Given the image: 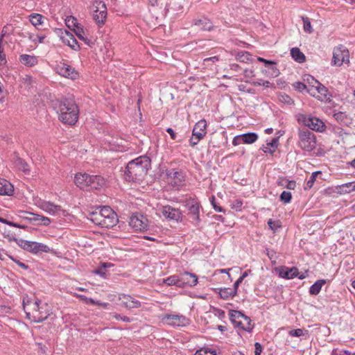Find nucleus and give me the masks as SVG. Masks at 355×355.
<instances>
[{
  "label": "nucleus",
  "mask_w": 355,
  "mask_h": 355,
  "mask_svg": "<svg viewBox=\"0 0 355 355\" xmlns=\"http://www.w3.org/2000/svg\"><path fill=\"white\" fill-rule=\"evenodd\" d=\"M151 168V160L146 155L129 162L124 171V178L128 182H142Z\"/></svg>",
  "instance_id": "obj_1"
},
{
  "label": "nucleus",
  "mask_w": 355,
  "mask_h": 355,
  "mask_svg": "<svg viewBox=\"0 0 355 355\" xmlns=\"http://www.w3.org/2000/svg\"><path fill=\"white\" fill-rule=\"evenodd\" d=\"M89 216L90 220L94 224L105 228L113 227L119 221L116 214L108 206L101 207L99 211L91 212Z\"/></svg>",
  "instance_id": "obj_2"
},
{
  "label": "nucleus",
  "mask_w": 355,
  "mask_h": 355,
  "mask_svg": "<svg viewBox=\"0 0 355 355\" xmlns=\"http://www.w3.org/2000/svg\"><path fill=\"white\" fill-rule=\"evenodd\" d=\"M79 109L71 99L64 98L59 103V120L63 123L74 125L78 119Z\"/></svg>",
  "instance_id": "obj_3"
},
{
  "label": "nucleus",
  "mask_w": 355,
  "mask_h": 355,
  "mask_svg": "<svg viewBox=\"0 0 355 355\" xmlns=\"http://www.w3.org/2000/svg\"><path fill=\"white\" fill-rule=\"evenodd\" d=\"M298 146L304 151L311 152L316 147V137L307 128L298 129Z\"/></svg>",
  "instance_id": "obj_4"
},
{
  "label": "nucleus",
  "mask_w": 355,
  "mask_h": 355,
  "mask_svg": "<svg viewBox=\"0 0 355 355\" xmlns=\"http://www.w3.org/2000/svg\"><path fill=\"white\" fill-rule=\"evenodd\" d=\"M230 320L234 326H241V319H243L244 322L246 323V329L245 331L252 332L254 324L252 323L251 319L245 315L243 312L236 310H230L229 312Z\"/></svg>",
  "instance_id": "obj_5"
},
{
  "label": "nucleus",
  "mask_w": 355,
  "mask_h": 355,
  "mask_svg": "<svg viewBox=\"0 0 355 355\" xmlns=\"http://www.w3.org/2000/svg\"><path fill=\"white\" fill-rule=\"evenodd\" d=\"M305 126L309 129L316 132H322L325 130L326 125L324 122L320 119L314 116H307L306 115L302 114L298 119Z\"/></svg>",
  "instance_id": "obj_6"
},
{
  "label": "nucleus",
  "mask_w": 355,
  "mask_h": 355,
  "mask_svg": "<svg viewBox=\"0 0 355 355\" xmlns=\"http://www.w3.org/2000/svg\"><path fill=\"white\" fill-rule=\"evenodd\" d=\"M148 219L139 213H134L130 218L129 224L136 231H145L148 229Z\"/></svg>",
  "instance_id": "obj_7"
},
{
  "label": "nucleus",
  "mask_w": 355,
  "mask_h": 355,
  "mask_svg": "<svg viewBox=\"0 0 355 355\" xmlns=\"http://www.w3.org/2000/svg\"><path fill=\"white\" fill-rule=\"evenodd\" d=\"M20 213L28 214L29 216H31V217H24V216H21V218L29 221L31 223L35 225H42L44 226H48L51 223V220L49 218L44 216L42 215L22 210L20 211Z\"/></svg>",
  "instance_id": "obj_8"
},
{
  "label": "nucleus",
  "mask_w": 355,
  "mask_h": 355,
  "mask_svg": "<svg viewBox=\"0 0 355 355\" xmlns=\"http://www.w3.org/2000/svg\"><path fill=\"white\" fill-rule=\"evenodd\" d=\"M200 203L194 198H189L184 201V207L187 208L188 213L194 220L200 221Z\"/></svg>",
  "instance_id": "obj_9"
},
{
  "label": "nucleus",
  "mask_w": 355,
  "mask_h": 355,
  "mask_svg": "<svg viewBox=\"0 0 355 355\" xmlns=\"http://www.w3.org/2000/svg\"><path fill=\"white\" fill-rule=\"evenodd\" d=\"M57 73L67 78L76 80L78 78V72L71 66L64 63L60 62L56 66Z\"/></svg>",
  "instance_id": "obj_10"
},
{
  "label": "nucleus",
  "mask_w": 355,
  "mask_h": 355,
  "mask_svg": "<svg viewBox=\"0 0 355 355\" xmlns=\"http://www.w3.org/2000/svg\"><path fill=\"white\" fill-rule=\"evenodd\" d=\"M344 62H349V51L341 47L335 49L333 53L332 64L336 66H341Z\"/></svg>",
  "instance_id": "obj_11"
},
{
  "label": "nucleus",
  "mask_w": 355,
  "mask_h": 355,
  "mask_svg": "<svg viewBox=\"0 0 355 355\" xmlns=\"http://www.w3.org/2000/svg\"><path fill=\"white\" fill-rule=\"evenodd\" d=\"M166 175L168 179H171V184L173 187L180 186L185 181V175L182 170L175 168L166 170Z\"/></svg>",
  "instance_id": "obj_12"
},
{
  "label": "nucleus",
  "mask_w": 355,
  "mask_h": 355,
  "mask_svg": "<svg viewBox=\"0 0 355 355\" xmlns=\"http://www.w3.org/2000/svg\"><path fill=\"white\" fill-rule=\"evenodd\" d=\"M163 320L171 326L184 327L189 324V319L182 315L166 314L164 316Z\"/></svg>",
  "instance_id": "obj_13"
},
{
  "label": "nucleus",
  "mask_w": 355,
  "mask_h": 355,
  "mask_svg": "<svg viewBox=\"0 0 355 355\" xmlns=\"http://www.w3.org/2000/svg\"><path fill=\"white\" fill-rule=\"evenodd\" d=\"M98 6L96 10L94 11L93 18L100 26L103 25L107 17V8L103 1L96 2Z\"/></svg>",
  "instance_id": "obj_14"
},
{
  "label": "nucleus",
  "mask_w": 355,
  "mask_h": 355,
  "mask_svg": "<svg viewBox=\"0 0 355 355\" xmlns=\"http://www.w3.org/2000/svg\"><path fill=\"white\" fill-rule=\"evenodd\" d=\"M60 39L64 44L70 46L74 51L80 50V45L71 33L67 30H60Z\"/></svg>",
  "instance_id": "obj_15"
},
{
  "label": "nucleus",
  "mask_w": 355,
  "mask_h": 355,
  "mask_svg": "<svg viewBox=\"0 0 355 355\" xmlns=\"http://www.w3.org/2000/svg\"><path fill=\"white\" fill-rule=\"evenodd\" d=\"M162 214L166 218L177 222L182 220V212L179 209L169 205L163 207Z\"/></svg>",
  "instance_id": "obj_16"
},
{
  "label": "nucleus",
  "mask_w": 355,
  "mask_h": 355,
  "mask_svg": "<svg viewBox=\"0 0 355 355\" xmlns=\"http://www.w3.org/2000/svg\"><path fill=\"white\" fill-rule=\"evenodd\" d=\"M179 277L181 288H184L186 286L192 287L198 284V277L194 273L184 272Z\"/></svg>",
  "instance_id": "obj_17"
},
{
  "label": "nucleus",
  "mask_w": 355,
  "mask_h": 355,
  "mask_svg": "<svg viewBox=\"0 0 355 355\" xmlns=\"http://www.w3.org/2000/svg\"><path fill=\"white\" fill-rule=\"evenodd\" d=\"M105 180L101 175H89L88 190H97L105 185Z\"/></svg>",
  "instance_id": "obj_18"
},
{
  "label": "nucleus",
  "mask_w": 355,
  "mask_h": 355,
  "mask_svg": "<svg viewBox=\"0 0 355 355\" xmlns=\"http://www.w3.org/2000/svg\"><path fill=\"white\" fill-rule=\"evenodd\" d=\"M40 208L52 215L58 214L60 216V213H62L63 216H65V211L62 209L60 206L55 205L50 202H42L40 205Z\"/></svg>",
  "instance_id": "obj_19"
},
{
  "label": "nucleus",
  "mask_w": 355,
  "mask_h": 355,
  "mask_svg": "<svg viewBox=\"0 0 355 355\" xmlns=\"http://www.w3.org/2000/svg\"><path fill=\"white\" fill-rule=\"evenodd\" d=\"M279 272V276L286 279H291L296 277L298 275V269L296 267L288 268L286 266H282L276 268Z\"/></svg>",
  "instance_id": "obj_20"
},
{
  "label": "nucleus",
  "mask_w": 355,
  "mask_h": 355,
  "mask_svg": "<svg viewBox=\"0 0 355 355\" xmlns=\"http://www.w3.org/2000/svg\"><path fill=\"white\" fill-rule=\"evenodd\" d=\"M192 26H199L200 29L204 31H211L214 27L211 21L205 17L200 19H193Z\"/></svg>",
  "instance_id": "obj_21"
},
{
  "label": "nucleus",
  "mask_w": 355,
  "mask_h": 355,
  "mask_svg": "<svg viewBox=\"0 0 355 355\" xmlns=\"http://www.w3.org/2000/svg\"><path fill=\"white\" fill-rule=\"evenodd\" d=\"M207 122L205 119H201L198 121L193 129V136H197L198 138L202 139L207 134Z\"/></svg>",
  "instance_id": "obj_22"
},
{
  "label": "nucleus",
  "mask_w": 355,
  "mask_h": 355,
  "mask_svg": "<svg viewBox=\"0 0 355 355\" xmlns=\"http://www.w3.org/2000/svg\"><path fill=\"white\" fill-rule=\"evenodd\" d=\"M14 241L16 243L24 250L35 254V248L33 244H36L35 241H29L23 239H19L15 237H12L10 239V241Z\"/></svg>",
  "instance_id": "obj_23"
},
{
  "label": "nucleus",
  "mask_w": 355,
  "mask_h": 355,
  "mask_svg": "<svg viewBox=\"0 0 355 355\" xmlns=\"http://www.w3.org/2000/svg\"><path fill=\"white\" fill-rule=\"evenodd\" d=\"M119 300H121L123 304L128 309L139 308L141 305L139 301L135 300L128 295H122V297H119Z\"/></svg>",
  "instance_id": "obj_24"
},
{
  "label": "nucleus",
  "mask_w": 355,
  "mask_h": 355,
  "mask_svg": "<svg viewBox=\"0 0 355 355\" xmlns=\"http://www.w3.org/2000/svg\"><path fill=\"white\" fill-rule=\"evenodd\" d=\"M13 192V185L6 179L0 178V195L12 196Z\"/></svg>",
  "instance_id": "obj_25"
},
{
  "label": "nucleus",
  "mask_w": 355,
  "mask_h": 355,
  "mask_svg": "<svg viewBox=\"0 0 355 355\" xmlns=\"http://www.w3.org/2000/svg\"><path fill=\"white\" fill-rule=\"evenodd\" d=\"M89 174L78 173L75 175L74 182L77 187L83 190H88Z\"/></svg>",
  "instance_id": "obj_26"
},
{
  "label": "nucleus",
  "mask_w": 355,
  "mask_h": 355,
  "mask_svg": "<svg viewBox=\"0 0 355 355\" xmlns=\"http://www.w3.org/2000/svg\"><path fill=\"white\" fill-rule=\"evenodd\" d=\"M19 62L27 67H33L38 62L37 58L35 55L22 54L19 56Z\"/></svg>",
  "instance_id": "obj_27"
},
{
  "label": "nucleus",
  "mask_w": 355,
  "mask_h": 355,
  "mask_svg": "<svg viewBox=\"0 0 355 355\" xmlns=\"http://www.w3.org/2000/svg\"><path fill=\"white\" fill-rule=\"evenodd\" d=\"M318 94H320L318 98L321 101H330L332 95L329 92L328 89L322 83H318Z\"/></svg>",
  "instance_id": "obj_28"
},
{
  "label": "nucleus",
  "mask_w": 355,
  "mask_h": 355,
  "mask_svg": "<svg viewBox=\"0 0 355 355\" xmlns=\"http://www.w3.org/2000/svg\"><path fill=\"white\" fill-rule=\"evenodd\" d=\"M73 30L78 39L83 41L87 46L92 47L94 45V41L85 37V32L81 26H76V28H73Z\"/></svg>",
  "instance_id": "obj_29"
},
{
  "label": "nucleus",
  "mask_w": 355,
  "mask_h": 355,
  "mask_svg": "<svg viewBox=\"0 0 355 355\" xmlns=\"http://www.w3.org/2000/svg\"><path fill=\"white\" fill-rule=\"evenodd\" d=\"M327 283L325 279H318L309 288V293L312 295H317L320 293L323 285Z\"/></svg>",
  "instance_id": "obj_30"
},
{
  "label": "nucleus",
  "mask_w": 355,
  "mask_h": 355,
  "mask_svg": "<svg viewBox=\"0 0 355 355\" xmlns=\"http://www.w3.org/2000/svg\"><path fill=\"white\" fill-rule=\"evenodd\" d=\"M292 58L299 63H303L306 61V56L297 47H294L291 50Z\"/></svg>",
  "instance_id": "obj_31"
},
{
  "label": "nucleus",
  "mask_w": 355,
  "mask_h": 355,
  "mask_svg": "<svg viewBox=\"0 0 355 355\" xmlns=\"http://www.w3.org/2000/svg\"><path fill=\"white\" fill-rule=\"evenodd\" d=\"M243 144H252L258 139V135L255 132H248L241 135Z\"/></svg>",
  "instance_id": "obj_32"
},
{
  "label": "nucleus",
  "mask_w": 355,
  "mask_h": 355,
  "mask_svg": "<svg viewBox=\"0 0 355 355\" xmlns=\"http://www.w3.org/2000/svg\"><path fill=\"white\" fill-rule=\"evenodd\" d=\"M215 290H218V294L223 300H227L230 297H233L236 295V294H234L233 290L230 288H216Z\"/></svg>",
  "instance_id": "obj_33"
},
{
  "label": "nucleus",
  "mask_w": 355,
  "mask_h": 355,
  "mask_svg": "<svg viewBox=\"0 0 355 355\" xmlns=\"http://www.w3.org/2000/svg\"><path fill=\"white\" fill-rule=\"evenodd\" d=\"M163 282L167 286H176L177 287L181 288L180 277L178 275L170 276L168 278L163 279Z\"/></svg>",
  "instance_id": "obj_34"
},
{
  "label": "nucleus",
  "mask_w": 355,
  "mask_h": 355,
  "mask_svg": "<svg viewBox=\"0 0 355 355\" xmlns=\"http://www.w3.org/2000/svg\"><path fill=\"white\" fill-rule=\"evenodd\" d=\"M15 164L19 170L22 171L25 173H29L30 170L28 168V165L23 159L17 157L15 161Z\"/></svg>",
  "instance_id": "obj_35"
},
{
  "label": "nucleus",
  "mask_w": 355,
  "mask_h": 355,
  "mask_svg": "<svg viewBox=\"0 0 355 355\" xmlns=\"http://www.w3.org/2000/svg\"><path fill=\"white\" fill-rule=\"evenodd\" d=\"M41 302L40 300H35V302H32V300L31 299H26V298H24L23 300V302H22V305H23V307H24V309H26V306L27 305H29V304H32L33 305V309L36 310V311H38L39 310V304ZM26 311V310H24ZM26 315L28 316L29 315V313L25 311Z\"/></svg>",
  "instance_id": "obj_36"
},
{
  "label": "nucleus",
  "mask_w": 355,
  "mask_h": 355,
  "mask_svg": "<svg viewBox=\"0 0 355 355\" xmlns=\"http://www.w3.org/2000/svg\"><path fill=\"white\" fill-rule=\"evenodd\" d=\"M30 21L31 23L34 26H37L38 25H40L43 23L42 19L43 16L40 14L37 13H32L30 16Z\"/></svg>",
  "instance_id": "obj_37"
},
{
  "label": "nucleus",
  "mask_w": 355,
  "mask_h": 355,
  "mask_svg": "<svg viewBox=\"0 0 355 355\" xmlns=\"http://www.w3.org/2000/svg\"><path fill=\"white\" fill-rule=\"evenodd\" d=\"M250 53L243 51H239L236 55V60L241 62H247L248 60H250Z\"/></svg>",
  "instance_id": "obj_38"
},
{
  "label": "nucleus",
  "mask_w": 355,
  "mask_h": 355,
  "mask_svg": "<svg viewBox=\"0 0 355 355\" xmlns=\"http://www.w3.org/2000/svg\"><path fill=\"white\" fill-rule=\"evenodd\" d=\"M278 99L280 102L287 105H292L294 103V101L286 93L279 92L278 94Z\"/></svg>",
  "instance_id": "obj_39"
},
{
  "label": "nucleus",
  "mask_w": 355,
  "mask_h": 355,
  "mask_svg": "<svg viewBox=\"0 0 355 355\" xmlns=\"http://www.w3.org/2000/svg\"><path fill=\"white\" fill-rule=\"evenodd\" d=\"M303 21V28L304 31L308 33H313V30L311 26L310 19L308 17H302Z\"/></svg>",
  "instance_id": "obj_40"
},
{
  "label": "nucleus",
  "mask_w": 355,
  "mask_h": 355,
  "mask_svg": "<svg viewBox=\"0 0 355 355\" xmlns=\"http://www.w3.org/2000/svg\"><path fill=\"white\" fill-rule=\"evenodd\" d=\"M334 116L338 122H339L342 124H345V125L347 124V114L345 112H336L334 114Z\"/></svg>",
  "instance_id": "obj_41"
},
{
  "label": "nucleus",
  "mask_w": 355,
  "mask_h": 355,
  "mask_svg": "<svg viewBox=\"0 0 355 355\" xmlns=\"http://www.w3.org/2000/svg\"><path fill=\"white\" fill-rule=\"evenodd\" d=\"M303 80L308 84L307 87H315V85H318V83H320L313 76L309 74L305 75L303 78Z\"/></svg>",
  "instance_id": "obj_42"
},
{
  "label": "nucleus",
  "mask_w": 355,
  "mask_h": 355,
  "mask_svg": "<svg viewBox=\"0 0 355 355\" xmlns=\"http://www.w3.org/2000/svg\"><path fill=\"white\" fill-rule=\"evenodd\" d=\"M35 245V254H37L40 252H50V248L41 243L36 242V244H33Z\"/></svg>",
  "instance_id": "obj_43"
},
{
  "label": "nucleus",
  "mask_w": 355,
  "mask_h": 355,
  "mask_svg": "<svg viewBox=\"0 0 355 355\" xmlns=\"http://www.w3.org/2000/svg\"><path fill=\"white\" fill-rule=\"evenodd\" d=\"M292 199V194L290 191H284L279 196V200L284 203H289Z\"/></svg>",
  "instance_id": "obj_44"
},
{
  "label": "nucleus",
  "mask_w": 355,
  "mask_h": 355,
  "mask_svg": "<svg viewBox=\"0 0 355 355\" xmlns=\"http://www.w3.org/2000/svg\"><path fill=\"white\" fill-rule=\"evenodd\" d=\"M318 174H321L320 171H315V172L312 173L309 180L306 182V187L305 189L312 188V187L316 180V177L318 176Z\"/></svg>",
  "instance_id": "obj_45"
},
{
  "label": "nucleus",
  "mask_w": 355,
  "mask_h": 355,
  "mask_svg": "<svg viewBox=\"0 0 355 355\" xmlns=\"http://www.w3.org/2000/svg\"><path fill=\"white\" fill-rule=\"evenodd\" d=\"M194 355H216V353L214 350H212L209 348L203 347L199 350H197Z\"/></svg>",
  "instance_id": "obj_46"
},
{
  "label": "nucleus",
  "mask_w": 355,
  "mask_h": 355,
  "mask_svg": "<svg viewBox=\"0 0 355 355\" xmlns=\"http://www.w3.org/2000/svg\"><path fill=\"white\" fill-rule=\"evenodd\" d=\"M65 23L69 28H71L72 27L76 28V26H80L77 22V19L72 16L68 17L65 20Z\"/></svg>",
  "instance_id": "obj_47"
},
{
  "label": "nucleus",
  "mask_w": 355,
  "mask_h": 355,
  "mask_svg": "<svg viewBox=\"0 0 355 355\" xmlns=\"http://www.w3.org/2000/svg\"><path fill=\"white\" fill-rule=\"evenodd\" d=\"M295 90L302 92L304 90L306 91L307 85L302 82H295L293 84Z\"/></svg>",
  "instance_id": "obj_48"
},
{
  "label": "nucleus",
  "mask_w": 355,
  "mask_h": 355,
  "mask_svg": "<svg viewBox=\"0 0 355 355\" xmlns=\"http://www.w3.org/2000/svg\"><path fill=\"white\" fill-rule=\"evenodd\" d=\"M210 201H211V203L216 211H218V212H225V209L222 207L219 206L216 203V198H215L214 196H212L211 197Z\"/></svg>",
  "instance_id": "obj_49"
},
{
  "label": "nucleus",
  "mask_w": 355,
  "mask_h": 355,
  "mask_svg": "<svg viewBox=\"0 0 355 355\" xmlns=\"http://www.w3.org/2000/svg\"><path fill=\"white\" fill-rule=\"evenodd\" d=\"M288 334L293 337H300L304 335V331L302 329H295L289 331Z\"/></svg>",
  "instance_id": "obj_50"
},
{
  "label": "nucleus",
  "mask_w": 355,
  "mask_h": 355,
  "mask_svg": "<svg viewBox=\"0 0 355 355\" xmlns=\"http://www.w3.org/2000/svg\"><path fill=\"white\" fill-rule=\"evenodd\" d=\"M268 225L270 229L275 230L277 227H281L280 222L279 220L274 221L272 219H269L268 221Z\"/></svg>",
  "instance_id": "obj_51"
},
{
  "label": "nucleus",
  "mask_w": 355,
  "mask_h": 355,
  "mask_svg": "<svg viewBox=\"0 0 355 355\" xmlns=\"http://www.w3.org/2000/svg\"><path fill=\"white\" fill-rule=\"evenodd\" d=\"M354 183H355V182H352L342 184L341 186L339 187L340 189H341L339 191V193H345V190H347V189H349L348 190L351 189L352 188H353Z\"/></svg>",
  "instance_id": "obj_52"
},
{
  "label": "nucleus",
  "mask_w": 355,
  "mask_h": 355,
  "mask_svg": "<svg viewBox=\"0 0 355 355\" xmlns=\"http://www.w3.org/2000/svg\"><path fill=\"white\" fill-rule=\"evenodd\" d=\"M38 345L37 353L39 355H46L47 347L46 345H42L40 343H36Z\"/></svg>",
  "instance_id": "obj_53"
},
{
  "label": "nucleus",
  "mask_w": 355,
  "mask_h": 355,
  "mask_svg": "<svg viewBox=\"0 0 355 355\" xmlns=\"http://www.w3.org/2000/svg\"><path fill=\"white\" fill-rule=\"evenodd\" d=\"M278 144H279V138L275 137V138H273L270 142H268L267 144V146L271 147L272 149H274L275 150L278 147Z\"/></svg>",
  "instance_id": "obj_54"
},
{
  "label": "nucleus",
  "mask_w": 355,
  "mask_h": 355,
  "mask_svg": "<svg viewBox=\"0 0 355 355\" xmlns=\"http://www.w3.org/2000/svg\"><path fill=\"white\" fill-rule=\"evenodd\" d=\"M283 181H285V182L286 183L285 187L287 189H291V190L295 189V188L296 187L295 181H294V180H288L286 179H284Z\"/></svg>",
  "instance_id": "obj_55"
},
{
  "label": "nucleus",
  "mask_w": 355,
  "mask_h": 355,
  "mask_svg": "<svg viewBox=\"0 0 355 355\" xmlns=\"http://www.w3.org/2000/svg\"><path fill=\"white\" fill-rule=\"evenodd\" d=\"M306 92L312 96H315L316 94H318L317 85L315 87H307Z\"/></svg>",
  "instance_id": "obj_56"
},
{
  "label": "nucleus",
  "mask_w": 355,
  "mask_h": 355,
  "mask_svg": "<svg viewBox=\"0 0 355 355\" xmlns=\"http://www.w3.org/2000/svg\"><path fill=\"white\" fill-rule=\"evenodd\" d=\"M9 257L15 262L16 263L19 267H21V268L24 269V270H27L28 268V266L25 264L24 263L20 261L19 260L14 258L12 256H9Z\"/></svg>",
  "instance_id": "obj_57"
},
{
  "label": "nucleus",
  "mask_w": 355,
  "mask_h": 355,
  "mask_svg": "<svg viewBox=\"0 0 355 355\" xmlns=\"http://www.w3.org/2000/svg\"><path fill=\"white\" fill-rule=\"evenodd\" d=\"M114 318H116V320H123L126 322H130L133 320L132 318H130L127 316H123V315H121L120 314H117V313L114 315Z\"/></svg>",
  "instance_id": "obj_58"
},
{
  "label": "nucleus",
  "mask_w": 355,
  "mask_h": 355,
  "mask_svg": "<svg viewBox=\"0 0 355 355\" xmlns=\"http://www.w3.org/2000/svg\"><path fill=\"white\" fill-rule=\"evenodd\" d=\"M257 60L259 62L264 63L266 67H268L269 65L276 64L275 62H274L272 60H266V59L261 58V57H258Z\"/></svg>",
  "instance_id": "obj_59"
},
{
  "label": "nucleus",
  "mask_w": 355,
  "mask_h": 355,
  "mask_svg": "<svg viewBox=\"0 0 355 355\" xmlns=\"http://www.w3.org/2000/svg\"><path fill=\"white\" fill-rule=\"evenodd\" d=\"M254 347H255L254 355H261L262 350H263V347H262L261 345L259 343L256 342L254 343Z\"/></svg>",
  "instance_id": "obj_60"
},
{
  "label": "nucleus",
  "mask_w": 355,
  "mask_h": 355,
  "mask_svg": "<svg viewBox=\"0 0 355 355\" xmlns=\"http://www.w3.org/2000/svg\"><path fill=\"white\" fill-rule=\"evenodd\" d=\"M94 273L100 275L102 277H106L105 270H103L101 266L94 270Z\"/></svg>",
  "instance_id": "obj_61"
},
{
  "label": "nucleus",
  "mask_w": 355,
  "mask_h": 355,
  "mask_svg": "<svg viewBox=\"0 0 355 355\" xmlns=\"http://www.w3.org/2000/svg\"><path fill=\"white\" fill-rule=\"evenodd\" d=\"M243 143L241 135H237L234 137L232 144L234 146H238Z\"/></svg>",
  "instance_id": "obj_62"
},
{
  "label": "nucleus",
  "mask_w": 355,
  "mask_h": 355,
  "mask_svg": "<svg viewBox=\"0 0 355 355\" xmlns=\"http://www.w3.org/2000/svg\"><path fill=\"white\" fill-rule=\"evenodd\" d=\"M202 139H200L197 137V136H193L191 137V139H189V142H190V145L191 146H194L196 145H197L198 144V142L201 140Z\"/></svg>",
  "instance_id": "obj_63"
},
{
  "label": "nucleus",
  "mask_w": 355,
  "mask_h": 355,
  "mask_svg": "<svg viewBox=\"0 0 355 355\" xmlns=\"http://www.w3.org/2000/svg\"><path fill=\"white\" fill-rule=\"evenodd\" d=\"M243 282L242 279H240V277L234 282V286H233V288H232L233 290V293L234 294H236L237 295V291H238V288H239V284Z\"/></svg>",
  "instance_id": "obj_64"
}]
</instances>
